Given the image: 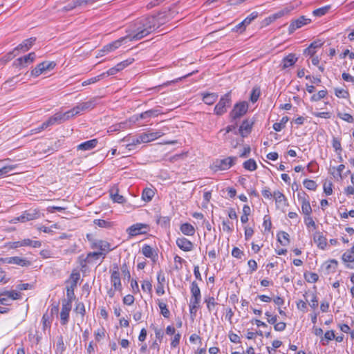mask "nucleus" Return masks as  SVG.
Wrapping results in <instances>:
<instances>
[{
    "mask_svg": "<svg viewBox=\"0 0 354 354\" xmlns=\"http://www.w3.org/2000/svg\"><path fill=\"white\" fill-rule=\"evenodd\" d=\"M236 160V157H227L216 162L215 167L220 170H226L230 168Z\"/></svg>",
    "mask_w": 354,
    "mask_h": 354,
    "instance_id": "obj_14",
    "label": "nucleus"
},
{
    "mask_svg": "<svg viewBox=\"0 0 354 354\" xmlns=\"http://www.w3.org/2000/svg\"><path fill=\"white\" fill-rule=\"evenodd\" d=\"M258 17L257 12H253L250 15H248L244 20V23L246 26H248L254 19H255Z\"/></svg>",
    "mask_w": 354,
    "mask_h": 354,
    "instance_id": "obj_56",
    "label": "nucleus"
},
{
    "mask_svg": "<svg viewBox=\"0 0 354 354\" xmlns=\"http://www.w3.org/2000/svg\"><path fill=\"white\" fill-rule=\"evenodd\" d=\"M92 248L100 250L98 252L102 253V259H104L106 254L112 250L110 243L103 240L94 241L92 243Z\"/></svg>",
    "mask_w": 354,
    "mask_h": 354,
    "instance_id": "obj_9",
    "label": "nucleus"
},
{
    "mask_svg": "<svg viewBox=\"0 0 354 354\" xmlns=\"http://www.w3.org/2000/svg\"><path fill=\"white\" fill-rule=\"evenodd\" d=\"M35 58V53L34 52H32L27 55L15 59L13 64L17 67H26L28 66V64L33 62Z\"/></svg>",
    "mask_w": 354,
    "mask_h": 354,
    "instance_id": "obj_12",
    "label": "nucleus"
},
{
    "mask_svg": "<svg viewBox=\"0 0 354 354\" xmlns=\"http://www.w3.org/2000/svg\"><path fill=\"white\" fill-rule=\"evenodd\" d=\"M232 255L236 259H241L244 253L239 248L234 247L232 250Z\"/></svg>",
    "mask_w": 354,
    "mask_h": 354,
    "instance_id": "obj_54",
    "label": "nucleus"
},
{
    "mask_svg": "<svg viewBox=\"0 0 354 354\" xmlns=\"http://www.w3.org/2000/svg\"><path fill=\"white\" fill-rule=\"evenodd\" d=\"M155 194L154 191L152 189L150 188H145L142 194V198L146 201L149 202L151 201L152 198L153 197Z\"/></svg>",
    "mask_w": 354,
    "mask_h": 354,
    "instance_id": "obj_34",
    "label": "nucleus"
},
{
    "mask_svg": "<svg viewBox=\"0 0 354 354\" xmlns=\"http://www.w3.org/2000/svg\"><path fill=\"white\" fill-rule=\"evenodd\" d=\"M231 104L230 93H227L222 96L214 107V113L217 115H222L227 112V109Z\"/></svg>",
    "mask_w": 354,
    "mask_h": 354,
    "instance_id": "obj_2",
    "label": "nucleus"
},
{
    "mask_svg": "<svg viewBox=\"0 0 354 354\" xmlns=\"http://www.w3.org/2000/svg\"><path fill=\"white\" fill-rule=\"evenodd\" d=\"M24 223L36 220L41 217V213L37 209H30L24 211L22 214Z\"/></svg>",
    "mask_w": 354,
    "mask_h": 354,
    "instance_id": "obj_16",
    "label": "nucleus"
},
{
    "mask_svg": "<svg viewBox=\"0 0 354 354\" xmlns=\"http://www.w3.org/2000/svg\"><path fill=\"white\" fill-rule=\"evenodd\" d=\"M260 93H261V91L259 88H253V89L251 92L250 97V101L252 103L256 102L259 97Z\"/></svg>",
    "mask_w": 354,
    "mask_h": 354,
    "instance_id": "obj_42",
    "label": "nucleus"
},
{
    "mask_svg": "<svg viewBox=\"0 0 354 354\" xmlns=\"http://www.w3.org/2000/svg\"><path fill=\"white\" fill-rule=\"evenodd\" d=\"M311 22V19L305 16H300L299 18L292 19L288 27L289 34L293 33L296 30L308 25Z\"/></svg>",
    "mask_w": 354,
    "mask_h": 354,
    "instance_id": "obj_5",
    "label": "nucleus"
},
{
    "mask_svg": "<svg viewBox=\"0 0 354 354\" xmlns=\"http://www.w3.org/2000/svg\"><path fill=\"white\" fill-rule=\"evenodd\" d=\"M160 113L161 112L158 109H150L139 115H133L131 118V120L136 122L140 119H146L148 118L158 116Z\"/></svg>",
    "mask_w": 354,
    "mask_h": 354,
    "instance_id": "obj_18",
    "label": "nucleus"
},
{
    "mask_svg": "<svg viewBox=\"0 0 354 354\" xmlns=\"http://www.w3.org/2000/svg\"><path fill=\"white\" fill-rule=\"evenodd\" d=\"M56 349H57V351H59L60 353H62L65 350V346H64L62 336H59L58 337L57 342L56 344Z\"/></svg>",
    "mask_w": 354,
    "mask_h": 354,
    "instance_id": "obj_53",
    "label": "nucleus"
},
{
    "mask_svg": "<svg viewBox=\"0 0 354 354\" xmlns=\"http://www.w3.org/2000/svg\"><path fill=\"white\" fill-rule=\"evenodd\" d=\"M100 257L102 258V253H100L99 252H89L87 254L86 260L87 263H94L96 261H97L98 259H100Z\"/></svg>",
    "mask_w": 354,
    "mask_h": 354,
    "instance_id": "obj_35",
    "label": "nucleus"
},
{
    "mask_svg": "<svg viewBox=\"0 0 354 354\" xmlns=\"http://www.w3.org/2000/svg\"><path fill=\"white\" fill-rule=\"evenodd\" d=\"M158 304L160 310V313L163 315V317L165 318L169 317L170 312L167 308V304L162 301H160L159 300Z\"/></svg>",
    "mask_w": 354,
    "mask_h": 354,
    "instance_id": "obj_39",
    "label": "nucleus"
},
{
    "mask_svg": "<svg viewBox=\"0 0 354 354\" xmlns=\"http://www.w3.org/2000/svg\"><path fill=\"white\" fill-rule=\"evenodd\" d=\"M326 95H327V91L326 89L322 90V91H319L317 93L312 95L310 100L313 102H317V101H319L321 99L325 97Z\"/></svg>",
    "mask_w": 354,
    "mask_h": 354,
    "instance_id": "obj_41",
    "label": "nucleus"
},
{
    "mask_svg": "<svg viewBox=\"0 0 354 354\" xmlns=\"http://www.w3.org/2000/svg\"><path fill=\"white\" fill-rule=\"evenodd\" d=\"M72 303L71 299H63L62 302V310L60 319L62 325H66L68 322L69 313L71 310Z\"/></svg>",
    "mask_w": 354,
    "mask_h": 354,
    "instance_id": "obj_4",
    "label": "nucleus"
},
{
    "mask_svg": "<svg viewBox=\"0 0 354 354\" xmlns=\"http://www.w3.org/2000/svg\"><path fill=\"white\" fill-rule=\"evenodd\" d=\"M126 39H128V37L127 36L121 37L119 39L115 40L104 46L103 48L100 50V52H106V53H108L109 52L113 51L115 49L118 48L121 46L122 43Z\"/></svg>",
    "mask_w": 354,
    "mask_h": 354,
    "instance_id": "obj_21",
    "label": "nucleus"
},
{
    "mask_svg": "<svg viewBox=\"0 0 354 354\" xmlns=\"http://www.w3.org/2000/svg\"><path fill=\"white\" fill-rule=\"evenodd\" d=\"M176 243L178 248L185 252H189L194 248L193 243L185 237L178 238Z\"/></svg>",
    "mask_w": 354,
    "mask_h": 354,
    "instance_id": "obj_20",
    "label": "nucleus"
},
{
    "mask_svg": "<svg viewBox=\"0 0 354 354\" xmlns=\"http://www.w3.org/2000/svg\"><path fill=\"white\" fill-rule=\"evenodd\" d=\"M5 262L10 264H16L21 267H28L31 262L26 259L19 257H12L5 259Z\"/></svg>",
    "mask_w": 354,
    "mask_h": 354,
    "instance_id": "obj_19",
    "label": "nucleus"
},
{
    "mask_svg": "<svg viewBox=\"0 0 354 354\" xmlns=\"http://www.w3.org/2000/svg\"><path fill=\"white\" fill-rule=\"evenodd\" d=\"M134 297L131 295H127L123 298V303L126 305L130 306L134 302Z\"/></svg>",
    "mask_w": 354,
    "mask_h": 354,
    "instance_id": "obj_62",
    "label": "nucleus"
},
{
    "mask_svg": "<svg viewBox=\"0 0 354 354\" xmlns=\"http://www.w3.org/2000/svg\"><path fill=\"white\" fill-rule=\"evenodd\" d=\"M39 254L44 259L53 257V254L52 251L48 249H44V250H41Z\"/></svg>",
    "mask_w": 354,
    "mask_h": 354,
    "instance_id": "obj_60",
    "label": "nucleus"
},
{
    "mask_svg": "<svg viewBox=\"0 0 354 354\" xmlns=\"http://www.w3.org/2000/svg\"><path fill=\"white\" fill-rule=\"evenodd\" d=\"M120 71L117 66H115L113 68L109 69L106 72L101 73V75H104V78L110 75H113L116 74L118 72Z\"/></svg>",
    "mask_w": 354,
    "mask_h": 354,
    "instance_id": "obj_55",
    "label": "nucleus"
},
{
    "mask_svg": "<svg viewBox=\"0 0 354 354\" xmlns=\"http://www.w3.org/2000/svg\"><path fill=\"white\" fill-rule=\"evenodd\" d=\"M42 323L44 329L50 328L51 324L50 315L47 313L44 314L42 317Z\"/></svg>",
    "mask_w": 354,
    "mask_h": 354,
    "instance_id": "obj_48",
    "label": "nucleus"
},
{
    "mask_svg": "<svg viewBox=\"0 0 354 354\" xmlns=\"http://www.w3.org/2000/svg\"><path fill=\"white\" fill-rule=\"evenodd\" d=\"M252 129V124L248 120H244L239 127V132L241 136L245 137Z\"/></svg>",
    "mask_w": 354,
    "mask_h": 354,
    "instance_id": "obj_28",
    "label": "nucleus"
},
{
    "mask_svg": "<svg viewBox=\"0 0 354 354\" xmlns=\"http://www.w3.org/2000/svg\"><path fill=\"white\" fill-rule=\"evenodd\" d=\"M160 26V23L156 17L150 16L139 19L135 23L133 35L127 37L129 41L140 40L147 36Z\"/></svg>",
    "mask_w": 354,
    "mask_h": 354,
    "instance_id": "obj_1",
    "label": "nucleus"
},
{
    "mask_svg": "<svg viewBox=\"0 0 354 354\" xmlns=\"http://www.w3.org/2000/svg\"><path fill=\"white\" fill-rule=\"evenodd\" d=\"M147 225L138 223L130 226L127 230V232L130 236H135L139 234H145L147 232Z\"/></svg>",
    "mask_w": 354,
    "mask_h": 354,
    "instance_id": "obj_11",
    "label": "nucleus"
},
{
    "mask_svg": "<svg viewBox=\"0 0 354 354\" xmlns=\"http://www.w3.org/2000/svg\"><path fill=\"white\" fill-rule=\"evenodd\" d=\"M333 184L332 183H325L324 184V192L326 195H330L333 193Z\"/></svg>",
    "mask_w": 354,
    "mask_h": 354,
    "instance_id": "obj_61",
    "label": "nucleus"
},
{
    "mask_svg": "<svg viewBox=\"0 0 354 354\" xmlns=\"http://www.w3.org/2000/svg\"><path fill=\"white\" fill-rule=\"evenodd\" d=\"M304 185L306 189L310 190H315L317 187V185L315 183V181L308 179H306L304 181Z\"/></svg>",
    "mask_w": 354,
    "mask_h": 354,
    "instance_id": "obj_44",
    "label": "nucleus"
},
{
    "mask_svg": "<svg viewBox=\"0 0 354 354\" xmlns=\"http://www.w3.org/2000/svg\"><path fill=\"white\" fill-rule=\"evenodd\" d=\"M94 106V103L91 100L81 103L69 110L71 112V115L74 117L75 115H78L81 111L93 109Z\"/></svg>",
    "mask_w": 354,
    "mask_h": 354,
    "instance_id": "obj_13",
    "label": "nucleus"
},
{
    "mask_svg": "<svg viewBox=\"0 0 354 354\" xmlns=\"http://www.w3.org/2000/svg\"><path fill=\"white\" fill-rule=\"evenodd\" d=\"M338 117L348 122H353L354 121L353 116L349 113H338Z\"/></svg>",
    "mask_w": 354,
    "mask_h": 354,
    "instance_id": "obj_57",
    "label": "nucleus"
},
{
    "mask_svg": "<svg viewBox=\"0 0 354 354\" xmlns=\"http://www.w3.org/2000/svg\"><path fill=\"white\" fill-rule=\"evenodd\" d=\"M141 286H142V289L145 292H151V291L152 286H151V283H150V281H144L142 282Z\"/></svg>",
    "mask_w": 354,
    "mask_h": 354,
    "instance_id": "obj_64",
    "label": "nucleus"
},
{
    "mask_svg": "<svg viewBox=\"0 0 354 354\" xmlns=\"http://www.w3.org/2000/svg\"><path fill=\"white\" fill-rule=\"evenodd\" d=\"M304 222L307 227L311 226V227H313L315 229L316 228V224H315V221H313V218L310 217V216H307L304 218Z\"/></svg>",
    "mask_w": 354,
    "mask_h": 354,
    "instance_id": "obj_63",
    "label": "nucleus"
},
{
    "mask_svg": "<svg viewBox=\"0 0 354 354\" xmlns=\"http://www.w3.org/2000/svg\"><path fill=\"white\" fill-rule=\"evenodd\" d=\"M330 8V6H326L315 9V10H313V15L315 17H322L328 12Z\"/></svg>",
    "mask_w": 354,
    "mask_h": 354,
    "instance_id": "obj_38",
    "label": "nucleus"
},
{
    "mask_svg": "<svg viewBox=\"0 0 354 354\" xmlns=\"http://www.w3.org/2000/svg\"><path fill=\"white\" fill-rule=\"evenodd\" d=\"M165 133L161 131L146 132L140 134V140L143 143H147L162 137Z\"/></svg>",
    "mask_w": 354,
    "mask_h": 354,
    "instance_id": "obj_15",
    "label": "nucleus"
},
{
    "mask_svg": "<svg viewBox=\"0 0 354 354\" xmlns=\"http://www.w3.org/2000/svg\"><path fill=\"white\" fill-rule=\"evenodd\" d=\"M277 240L282 245H287L289 241V234L283 231H281L277 234Z\"/></svg>",
    "mask_w": 354,
    "mask_h": 354,
    "instance_id": "obj_32",
    "label": "nucleus"
},
{
    "mask_svg": "<svg viewBox=\"0 0 354 354\" xmlns=\"http://www.w3.org/2000/svg\"><path fill=\"white\" fill-rule=\"evenodd\" d=\"M103 78H104V75L100 74L97 76L91 77L86 81H84L82 82V85L83 86H85L89 85V84H92L96 83L97 82L100 81V80H102Z\"/></svg>",
    "mask_w": 354,
    "mask_h": 354,
    "instance_id": "obj_40",
    "label": "nucleus"
},
{
    "mask_svg": "<svg viewBox=\"0 0 354 354\" xmlns=\"http://www.w3.org/2000/svg\"><path fill=\"white\" fill-rule=\"evenodd\" d=\"M297 196L299 201L301 203L302 212L306 216H310L312 212V208L308 199V196L304 192H301L298 193Z\"/></svg>",
    "mask_w": 354,
    "mask_h": 354,
    "instance_id": "obj_10",
    "label": "nucleus"
},
{
    "mask_svg": "<svg viewBox=\"0 0 354 354\" xmlns=\"http://www.w3.org/2000/svg\"><path fill=\"white\" fill-rule=\"evenodd\" d=\"M306 280L310 283H315L318 281L319 277L317 274L314 272H310L306 276Z\"/></svg>",
    "mask_w": 354,
    "mask_h": 354,
    "instance_id": "obj_58",
    "label": "nucleus"
},
{
    "mask_svg": "<svg viewBox=\"0 0 354 354\" xmlns=\"http://www.w3.org/2000/svg\"><path fill=\"white\" fill-rule=\"evenodd\" d=\"M190 291L192 295L190 301L200 304L201 299V293L198 283L196 281H193L192 283Z\"/></svg>",
    "mask_w": 354,
    "mask_h": 354,
    "instance_id": "obj_17",
    "label": "nucleus"
},
{
    "mask_svg": "<svg viewBox=\"0 0 354 354\" xmlns=\"http://www.w3.org/2000/svg\"><path fill=\"white\" fill-rule=\"evenodd\" d=\"M73 118L72 115H71L70 111H68L65 113H56L54 115L49 118L48 120H46L47 123L48 124L49 127L52 126L55 124H60L62 122H64L70 118Z\"/></svg>",
    "mask_w": 354,
    "mask_h": 354,
    "instance_id": "obj_7",
    "label": "nucleus"
},
{
    "mask_svg": "<svg viewBox=\"0 0 354 354\" xmlns=\"http://www.w3.org/2000/svg\"><path fill=\"white\" fill-rule=\"evenodd\" d=\"M203 100L207 105L213 104L218 99V95L215 93H203Z\"/></svg>",
    "mask_w": 354,
    "mask_h": 354,
    "instance_id": "obj_29",
    "label": "nucleus"
},
{
    "mask_svg": "<svg viewBox=\"0 0 354 354\" xmlns=\"http://www.w3.org/2000/svg\"><path fill=\"white\" fill-rule=\"evenodd\" d=\"M289 12V10L288 8H284L283 10H281L278 11L277 12L271 15V17L272 18V20L275 21L277 19L281 18V17L284 16L285 15H287Z\"/></svg>",
    "mask_w": 354,
    "mask_h": 354,
    "instance_id": "obj_45",
    "label": "nucleus"
},
{
    "mask_svg": "<svg viewBox=\"0 0 354 354\" xmlns=\"http://www.w3.org/2000/svg\"><path fill=\"white\" fill-rule=\"evenodd\" d=\"M133 61H134L133 58H129V59H126V60H124L123 62H121L118 63L116 66L119 68L120 71H122L124 68L128 66L129 64L133 63Z\"/></svg>",
    "mask_w": 354,
    "mask_h": 354,
    "instance_id": "obj_49",
    "label": "nucleus"
},
{
    "mask_svg": "<svg viewBox=\"0 0 354 354\" xmlns=\"http://www.w3.org/2000/svg\"><path fill=\"white\" fill-rule=\"evenodd\" d=\"M313 240L317 247L322 250H324L327 245V239L320 232H316L313 234Z\"/></svg>",
    "mask_w": 354,
    "mask_h": 354,
    "instance_id": "obj_22",
    "label": "nucleus"
},
{
    "mask_svg": "<svg viewBox=\"0 0 354 354\" xmlns=\"http://www.w3.org/2000/svg\"><path fill=\"white\" fill-rule=\"evenodd\" d=\"M120 270H121L124 280L127 279L128 281H130L131 274H130L129 266H127V264L126 263H124L122 265H121Z\"/></svg>",
    "mask_w": 354,
    "mask_h": 354,
    "instance_id": "obj_36",
    "label": "nucleus"
},
{
    "mask_svg": "<svg viewBox=\"0 0 354 354\" xmlns=\"http://www.w3.org/2000/svg\"><path fill=\"white\" fill-rule=\"evenodd\" d=\"M7 292V298H10L11 300L19 299L21 297L20 292H18L15 290L6 291Z\"/></svg>",
    "mask_w": 354,
    "mask_h": 354,
    "instance_id": "obj_52",
    "label": "nucleus"
},
{
    "mask_svg": "<svg viewBox=\"0 0 354 354\" xmlns=\"http://www.w3.org/2000/svg\"><path fill=\"white\" fill-rule=\"evenodd\" d=\"M15 168V166L13 165H9V166H5L0 169V178L4 176L8 173L10 172Z\"/></svg>",
    "mask_w": 354,
    "mask_h": 354,
    "instance_id": "obj_51",
    "label": "nucleus"
},
{
    "mask_svg": "<svg viewBox=\"0 0 354 354\" xmlns=\"http://www.w3.org/2000/svg\"><path fill=\"white\" fill-rule=\"evenodd\" d=\"M36 41L35 37H30L25 39L21 44H20L15 50H22L24 52L28 50L35 44Z\"/></svg>",
    "mask_w": 354,
    "mask_h": 354,
    "instance_id": "obj_26",
    "label": "nucleus"
},
{
    "mask_svg": "<svg viewBox=\"0 0 354 354\" xmlns=\"http://www.w3.org/2000/svg\"><path fill=\"white\" fill-rule=\"evenodd\" d=\"M335 93L337 97L346 98L348 96V93L343 88H335Z\"/></svg>",
    "mask_w": 354,
    "mask_h": 354,
    "instance_id": "obj_50",
    "label": "nucleus"
},
{
    "mask_svg": "<svg viewBox=\"0 0 354 354\" xmlns=\"http://www.w3.org/2000/svg\"><path fill=\"white\" fill-rule=\"evenodd\" d=\"M297 60V58L294 54H289L282 59V68L285 69L293 66Z\"/></svg>",
    "mask_w": 354,
    "mask_h": 354,
    "instance_id": "obj_27",
    "label": "nucleus"
},
{
    "mask_svg": "<svg viewBox=\"0 0 354 354\" xmlns=\"http://www.w3.org/2000/svg\"><path fill=\"white\" fill-rule=\"evenodd\" d=\"M243 167L249 171H254L257 168V163L254 160L249 159L243 162Z\"/></svg>",
    "mask_w": 354,
    "mask_h": 354,
    "instance_id": "obj_37",
    "label": "nucleus"
},
{
    "mask_svg": "<svg viewBox=\"0 0 354 354\" xmlns=\"http://www.w3.org/2000/svg\"><path fill=\"white\" fill-rule=\"evenodd\" d=\"M140 143H143L142 141L140 140V134L139 136H138L136 138H133L131 142H130L129 143H128L127 145V148L129 149V150H131L133 149V147L138 145V144H140Z\"/></svg>",
    "mask_w": 354,
    "mask_h": 354,
    "instance_id": "obj_46",
    "label": "nucleus"
},
{
    "mask_svg": "<svg viewBox=\"0 0 354 354\" xmlns=\"http://www.w3.org/2000/svg\"><path fill=\"white\" fill-rule=\"evenodd\" d=\"M94 224L104 228H109L111 227V223L108 222L103 219H95L94 220Z\"/></svg>",
    "mask_w": 354,
    "mask_h": 354,
    "instance_id": "obj_43",
    "label": "nucleus"
},
{
    "mask_svg": "<svg viewBox=\"0 0 354 354\" xmlns=\"http://www.w3.org/2000/svg\"><path fill=\"white\" fill-rule=\"evenodd\" d=\"M248 104L246 102H241L236 104L230 113L232 120H235L243 116L248 111Z\"/></svg>",
    "mask_w": 354,
    "mask_h": 354,
    "instance_id": "obj_3",
    "label": "nucleus"
},
{
    "mask_svg": "<svg viewBox=\"0 0 354 354\" xmlns=\"http://www.w3.org/2000/svg\"><path fill=\"white\" fill-rule=\"evenodd\" d=\"M342 259L344 262L346 263L354 262V245L350 250H348L342 254Z\"/></svg>",
    "mask_w": 354,
    "mask_h": 354,
    "instance_id": "obj_31",
    "label": "nucleus"
},
{
    "mask_svg": "<svg viewBox=\"0 0 354 354\" xmlns=\"http://www.w3.org/2000/svg\"><path fill=\"white\" fill-rule=\"evenodd\" d=\"M111 196L114 202L118 203H123L125 201L124 198L122 195L118 194V193H115L114 194L111 193Z\"/></svg>",
    "mask_w": 354,
    "mask_h": 354,
    "instance_id": "obj_59",
    "label": "nucleus"
},
{
    "mask_svg": "<svg viewBox=\"0 0 354 354\" xmlns=\"http://www.w3.org/2000/svg\"><path fill=\"white\" fill-rule=\"evenodd\" d=\"M273 196L275 198L276 204L278 208L283 209L288 205L287 199L285 196L279 191H274Z\"/></svg>",
    "mask_w": 354,
    "mask_h": 354,
    "instance_id": "obj_23",
    "label": "nucleus"
},
{
    "mask_svg": "<svg viewBox=\"0 0 354 354\" xmlns=\"http://www.w3.org/2000/svg\"><path fill=\"white\" fill-rule=\"evenodd\" d=\"M199 308H200V304L199 303L189 301V313H190V314L192 315L195 316L196 313L197 312V310Z\"/></svg>",
    "mask_w": 354,
    "mask_h": 354,
    "instance_id": "obj_47",
    "label": "nucleus"
},
{
    "mask_svg": "<svg viewBox=\"0 0 354 354\" xmlns=\"http://www.w3.org/2000/svg\"><path fill=\"white\" fill-rule=\"evenodd\" d=\"M143 255L147 258H150L153 261H156L158 258V254L149 245H144L142 248Z\"/></svg>",
    "mask_w": 354,
    "mask_h": 354,
    "instance_id": "obj_24",
    "label": "nucleus"
},
{
    "mask_svg": "<svg viewBox=\"0 0 354 354\" xmlns=\"http://www.w3.org/2000/svg\"><path fill=\"white\" fill-rule=\"evenodd\" d=\"M180 229L182 233L187 236H193L195 233L194 226L188 223L182 224Z\"/></svg>",
    "mask_w": 354,
    "mask_h": 354,
    "instance_id": "obj_30",
    "label": "nucleus"
},
{
    "mask_svg": "<svg viewBox=\"0 0 354 354\" xmlns=\"http://www.w3.org/2000/svg\"><path fill=\"white\" fill-rule=\"evenodd\" d=\"M111 283L115 290H122V283L119 268L117 264H114L113 270H111Z\"/></svg>",
    "mask_w": 354,
    "mask_h": 354,
    "instance_id": "obj_6",
    "label": "nucleus"
},
{
    "mask_svg": "<svg viewBox=\"0 0 354 354\" xmlns=\"http://www.w3.org/2000/svg\"><path fill=\"white\" fill-rule=\"evenodd\" d=\"M97 142V139H92L80 144L77 145V150L83 151L91 150L96 147Z\"/></svg>",
    "mask_w": 354,
    "mask_h": 354,
    "instance_id": "obj_25",
    "label": "nucleus"
},
{
    "mask_svg": "<svg viewBox=\"0 0 354 354\" xmlns=\"http://www.w3.org/2000/svg\"><path fill=\"white\" fill-rule=\"evenodd\" d=\"M205 302L207 304V308L209 312H212L215 309L216 306L218 303L214 297H206L205 298Z\"/></svg>",
    "mask_w": 354,
    "mask_h": 354,
    "instance_id": "obj_33",
    "label": "nucleus"
},
{
    "mask_svg": "<svg viewBox=\"0 0 354 354\" xmlns=\"http://www.w3.org/2000/svg\"><path fill=\"white\" fill-rule=\"evenodd\" d=\"M55 66V64L53 62H44L38 65L32 70L31 75L34 77H38L43 73L47 71L53 69Z\"/></svg>",
    "mask_w": 354,
    "mask_h": 354,
    "instance_id": "obj_8",
    "label": "nucleus"
}]
</instances>
